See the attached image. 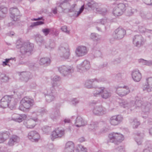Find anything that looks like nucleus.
Returning <instances> with one entry per match:
<instances>
[{
	"instance_id": "nucleus-1",
	"label": "nucleus",
	"mask_w": 152,
	"mask_h": 152,
	"mask_svg": "<svg viewBox=\"0 0 152 152\" xmlns=\"http://www.w3.org/2000/svg\"><path fill=\"white\" fill-rule=\"evenodd\" d=\"M120 105L124 108H131V110L140 109L142 111V117L146 118L149 113L151 104L149 102H144L138 97L135 101H131L128 102L126 100H123L120 103Z\"/></svg>"
},
{
	"instance_id": "nucleus-2",
	"label": "nucleus",
	"mask_w": 152,
	"mask_h": 152,
	"mask_svg": "<svg viewBox=\"0 0 152 152\" xmlns=\"http://www.w3.org/2000/svg\"><path fill=\"white\" fill-rule=\"evenodd\" d=\"M16 46L17 48H20V51L22 55L30 53L33 48V44L23 42L21 39L17 41Z\"/></svg>"
},
{
	"instance_id": "nucleus-3",
	"label": "nucleus",
	"mask_w": 152,
	"mask_h": 152,
	"mask_svg": "<svg viewBox=\"0 0 152 152\" xmlns=\"http://www.w3.org/2000/svg\"><path fill=\"white\" fill-rule=\"evenodd\" d=\"M99 4H98L95 1H92L88 2L85 5H83L80 9L79 11L77 12L76 17H78L83 11L84 9L88 10H92L96 13H99L101 12V8L99 7Z\"/></svg>"
},
{
	"instance_id": "nucleus-4",
	"label": "nucleus",
	"mask_w": 152,
	"mask_h": 152,
	"mask_svg": "<svg viewBox=\"0 0 152 152\" xmlns=\"http://www.w3.org/2000/svg\"><path fill=\"white\" fill-rule=\"evenodd\" d=\"M34 103V100L27 96L22 99L20 101L21 105L19 107L20 110L26 112L32 107Z\"/></svg>"
},
{
	"instance_id": "nucleus-5",
	"label": "nucleus",
	"mask_w": 152,
	"mask_h": 152,
	"mask_svg": "<svg viewBox=\"0 0 152 152\" xmlns=\"http://www.w3.org/2000/svg\"><path fill=\"white\" fill-rule=\"evenodd\" d=\"M71 0H61L57 2V5L58 7L61 8L63 11V10L67 9H69L70 12H76V8L75 7L76 4H72L70 8L69 9L71 4Z\"/></svg>"
},
{
	"instance_id": "nucleus-6",
	"label": "nucleus",
	"mask_w": 152,
	"mask_h": 152,
	"mask_svg": "<svg viewBox=\"0 0 152 152\" xmlns=\"http://www.w3.org/2000/svg\"><path fill=\"white\" fill-rule=\"evenodd\" d=\"M13 99L10 96L5 95L1 100L0 107L3 108L9 107L11 109L13 108L15 105V103H13Z\"/></svg>"
},
{
	"instance_id": "nucleus-7",
	"label": "nucleus",
	"mask_w": 152,
	"mask_h": 152,
	"mask_svg": "<svg viewBox=\"0 0 152 152\" xmlns=\"http://www.w3.org/2000/svg\"><path fill=\"white\" fill-rule=\"evenodd\" d=\"M128 6L127 3H120L114 7L113 14L115 16H118L122 15Z\"/></svg>"
},
{
	"instance_id": "nucleus-8",
	"label": "nucleus",
	"mask_w": 152,
	"mask_h": 152,
	"mask_svg": "<svg viewBox=\"0 0 152 152\" xmlns=\"http://www.w3.org/2000/svg\"><path fill=\"white\" fill-rule=\"evenodd\" d=\"M109 137L111 142L118 144L124 140V137L122 134L117 132L110 133Z\"/></svg>"
},
{
	"instance_id": "nucleus-9",
	"label": "nucleus",
	"mask_w": 152,
	"mask_h": 152,
	"mask_svg": "<svg viewBox=\"0 0 152 152\" xmlns=\"http://www.w3.org/2000/svg\"><path fill=\"white\" fill-rule=\"evenodd\" d=\"M59 53L61 57L67 59L70 55V50L68 45H61L59 48Z\"/></svg>"
},
{
	"instance_id": "nucleus-10",
	"label": "nucleus",
	"mask_w": 152,
	"mask_h": 152,
	"mask_svg": "<svg viewBox=\"0 0 152 152\" xmlns=\"http://www.w3.org/2000/svg\"><path fill=\"white\" fill-rule=\"evenodd\" d=\"M145 42V39L140 35H135L132 38V44L134 46L138 48L143 46Z\"/></svg>"
},
{
	"instance_id": "nucleus-11",
	"label": "nucleus",
	"mask_w": 152,
	"mask_h": 152,
	"mask_svg": "<svg viewBox=\"0 0 152 152\" xmlns=\"http://www.w3.org/2000/svg\"><path fill=\"white\" fill-rule=\"evenodd\" d=\"M91 111L94 115L100 116L105 114L107 113V110L104 107L99 105L94 107Z\"/></svg>"
},
{
	"instance_id": "nucleus-12",
	"label": "nucleus",
	"mask_w": 152,
	"mask_h": 152,
	"mask_svg": "<svg viewBox=\"0 0 152 152\" xmlns=\"http://www.w3.org/2000/svg\"><path fill=\"white\" fill-rule=\"evenodd\" d=\"M58 70L62 75L65 76L73 72L74 68L72 66L63 65L59 67Z\"/></svg>"
},
{
	"instance_id": "nucleus-13",
	"label": "nucleus",
	"mask_w": 152,
	"mask_h": 152,
	"mask_svg": "<svg viewBox=\"0 0 152 152\" xmlns=\"http://www.w3.org/2000/svg\"><path fill=\"white\" fill-rule=\"evenodd\" d=\"M115 92L120 96L123 97L128 94L130 91L128 86H124L123 87L117 86L115 87Z\"/></svg>"
},
{
	"instance_id": "nucleus-14",
	"label": "nucleus",
	"mask_w": 152,
	"mask_h": 152,
	"mask_svg": "<svg viewBox=\"0 0 152 152\" xmlns=\"http://www.w3.org/2000/svg\"><path fill=\"white\" fill-rule=\"evenodd\" d=\"M46 101L48 102H50L55 99L56 92L55 88L50 87L45 94Z\"/></svg>"
},
{
	"instance_id": "nucleus-15",
	"label": "nucleus",
	"mask_w": 152,
	"mask_h": 152,
	"mask_svg": "<svg viewBox=\"0 0 152 152\" xmlns=\"http://www.w3.org/2000/svg\"><path fill=\"white\" fill-rule=\"evenodd\" d=\"M77 71L81 73L86 72L91 67L90 61L85 60L80 64L77 65Z\"/></svg>"
},
{
	"instance_id": "nucleus-16",
	"label": "nucleus",
	"mask_w": 152,
	"mask_h": 152,
	"mask_svg": "<svg viewBox=\"0 0 152 152\" xmlns=\"http://www.w3.org/2000/svg\"><path fill=\"white\" fill-rule=\"evenodd\" d=\"M88 52L87 48L83 45H79L77 46L75 49V55L77 57H81L86 55Z\"/></svg>"
},
{
	"instance_id": "nucleus-17",
	"label": "nucleus",
	"mask_w": 152,
	"mask_h": 152,
	"mask_svg": "<svg viewBox=\"0 0 152 152\" xmlns=\"http://www.w3.org/2000/svg\"><path fill=\"white\" fill-rule=\"evenodd\" d=\"M123 119V117L122 115H117L111 117L110 118L109 122L111 125L116 126L121 124Z\"/></svg>"
},
{
	"instance_id": "nucleus-18",
	"label": "nucleus",
	"mask_w": 152,
	"mask_h": 152,
	"mask_svg": "<svg viewBox=\"0 0 152 152\" xmlns=\"http://www.w3.org/2000/svg\"><path fill=\"white\" fill-rule=\"evenodd\" d=\"M64 130L61 128H58L52 132L51 139L53 140L55 138H61L64 136Z\"/></svg>"
},
{
	"instance_id": "nucleus-19",
	"label": "nucleus",
	"mask_w": 152,
	"mask_h": 152,
	"mask_svg": "<svg viewBox=\"0 0 152 152\" xmlns=\"http://www.w3.org/2000/svg\"><path fill=\"white\" fill-rule=\"evenodd\" d=\"M126 33V31L124 28L121 27L118 28L115 31V34H114V38L118 39H121L124 38Z\"/></svg>"
},
{
	"instance_id": "nucleus-20",
	"label": "nucleus",
	"mask_w": 152,
	"mask_h": 152,
	"mask_svg": "<svg viewBox=\"0 0 152 152\" xmlns=\"http://www.w3.org/2000/svg\"><path fill=\"white\" fill-rule=\"evenodd\" d=\"M10 17L14 21L17 20L20 18V12L16 7L11 8L10 9Z\"/></svg>"
},
{
	"instance_id": "nucleus-21",
	"label": "nucleus",
	"mask_w": 152,
	"mask_h": 152,
	"mask_svg": "<svg viewBox=\"0 0 152 152\" xmlns=\"http://www.w3.org/2000/svg\"><path fill=\"white\" fill-rule=\"evenodd\" d=\"M28 138L32 142H37L40 137L39 133L36 131H31L28 134Z\"/></svg>"
},
{
	"instance_id": "nucleus-22",
	"label": "nucleus",
	"mask_w": 152,
	"mask_h": 152,
	"mask_svg": "<svg viewBox=\"0 0 152 152\" xmlns=\"http://www.w3.org/2000/svg\"><path fill=\"white\" fill-rule=\"evenodd\" d=\"M146 83L142 86L143 90L148 92L152 91V77L146 78Z\"/></svg>"
},
{
	"instance_id": "nucleus-23",
	"label": "nucleus",
	"mask_w": 152,
	"mask_h": 152,
	"mask_svg": "<svg viewBox=\"0 0 152 152\" xmlns=\"http://www.w3.org/2000/svg\"><path fill=\"white\" fill-rule=\"evenodd\" d=\"M132 79L136 82H139L142 78L141 74L138 69H135L132 71L131 73Z\"/></svg>"
},
{
	"instance_id": "nucleus-24",
	"label": "nucleus",
	"mask_w": 152,
	"mask_h": 152,
	"mask_svg": "<svg viewBox=\"0 0 152 152\" xmlns=\"http://www.w3.org/2000/svg\"><path fill=\"white\" fill-rule=\"evenodd\" d=\"M26 115L24 114H14L12 115V119L16 122L20 123L26 119Z\"/></svg>"
},
{
	"instance_id": "nucleus-25",
	"label": "nucleus",
	"mask_w": 152,
	"mask_h": 152,
	"mask_svg": "<svg viewBox=\"0 0 152 152\" xmlns=\"http://www.w3.org/2000/svg\"><path fill=\"white\" fill-rule=\"evenodd\" d=\"M37 121V118L31 119L26 121L24 122V124L28 129H32L36 125V122Z\"/></svg>"
},
{
	"instance_id": "nucleus-26",
	"label": "nucleus",
	"mask_w": 152,
	"mask_h": 152,
	"mask_svg": "<svg viewBox=\"0 0 152 152\" xmlns=\"http://www.w3.org/2000/svg\"><path fill=\"white\" fill-rule=\"evenodd\" d=\"M60 115L59 109L58 108L55 107L53 110L52 112L50 115V118L54 121H56Z\"/></svg>"
},
{
	"instance_id": "nucleus-27",
	"label": "nucleus",
	"mask_w": 152,
	"mask_h": 152,
	"mask_svg": "<svg viewBox=\"0 0 152 152\" xmlns=\"http://www.w3.org/2000/svg\"><path fill=\"white\" fill-rule=\"evenodd\" d=\"M20 141L19 137L16 135H13L10 138L7 145L9 146H12L15 144L18 143Z\"/></svg>"
},
{
	"instance_id": "nucleus-28",
	"label": "nucleus",
	"mask_w": 152,
	"mask_h": 152,
	"mask_svg": "<svg viewBox=\"0 0 152 152\" xmlns=\"http://www.w3.org/2000/svg\"><path fill=\"white\" fill-rule=\"evenodd\" d=\"M52 87H58L61 84V78L58 76H55L52 78Z\"/></svg>"
},
{
	"instance_id": "nucleus-29",
	"label": "nucleus",
	"mask_w": 152,
	"mask_h": 152,
	"mask_svg": "<svg viewBox=\"0 0 152 152\" xmlns=\"http://www.w3.org/2000/svg\"><path fill=\"white\" fill-rule=\"evenodd\" d=\"M75 145L72 141H69L66 142L64 149V152H74Z\"/></svg>"
},
{
	"instance_id": "nucleus-30",
	"label": "nucleus",
	"mask_w": 152,
	"mask_h": 152,
	"mask_svg": "<svg viewBox=\"0 0 152 152\" xmlns=\"http://www.w3.org/2000/svg\"><path fill=\"white\" fill-rule=\"evenodd\" d=\"M30 74L28 72H22L20 74V78L22 81L26 82L30 78Z\"/></svg>"
},
{
	"instance_id": "nucleus-31",
	"label": "nucleus",
	"mask_w": 152,
	"mask_h": 152,
	"mask_svg": "<svg viewBox=\"0 0 152 152\" xmlns=\"http://www.w3.org/2000/svg\"><path fill=\"white\" fill-rule=\"evenodd\" d=\"M75 124L77 127H80L85 126L87 124V122L80 116H78L76 118Z\"/></svg>"
},
{
	"instance_id": "nucleus-32",
	"label": "nucleus",
	"mask_w": 152,
	"mask_h": 152,
	"mask_svg": "<svg viewBox=\"0 0 152 152\" xmlns=\"http://www.w3.org/2000/svg\"><path fill=\"white\" fill-rule=\"evenodd\" d=\"M35 39L37 43L39 45H45L46 43V42L43 39V37L40 34H37L36 35Z\"/></svg>"
},
{
	"instance_id": "nucleus-33",
	"label": "nucleus",
	"mask_w": 152,
	"mask_h": 152,
	"mask_svg": "<svg viewBox=\"0 0 152 152\" xmlns=\"http://www.w3.org/2000/svg\"><path fill=\"white\" fill-rule=\"evenodd\" d=\"M111 96V93L109 90L104 87V89L101 94V97L104 99L109 98Z\"/></svg>"
},
{
	"instance_id": "nucleus-34",
	"label": "nucleus",
	"mask_w": 152,
	"mask_h": 152,
	"mask_svg": "<svg viewBox=\"0 0 152 152\" xmlns=\"http://www.w3.org/2000/svg\"><path fill=\"white\" fill-rule=\"evenodd\" d=\"M51 61L50 58L47 57L41 58L39 60V63L41 65L48 66L50 63Z\"/></svg>"
},
{
	"instance_id": "nucleus-35",
	"label": "nucleus",
	"mask_w": 152,
	"mask_h": 152,
	"mask_svg": "<svg viewBox=\"0 0 152 152\" xmlns=\"http://www.w3.org/2000/svg\"><path fill=\"white\" fill-rule=\"evenodd\" d=\"M144 137V134L143 133H138L137 134L135 137V141L138 145H141L142 141Z\"/></svg>"
},
{
	"instance_id": "nucleus-36",
	"label": "nucleus",
	"mask_w": 152,
	"mask_h": 152,
	"mask_svg": "<svg viewBox=\"0 0 152 152\" xmlns=\"http://www.w3.org/2000/svg\"><path fill=\"white\" fill-rule=\"evenodd\" d=\"M89 129L93 132H95L99 129L98 124L97 122H92L88 126Z\"/></svg>"
},
{
	"instance_id": "nucleus-37",
	"label": "nucleus",
	"mask_w": 152,
	"mask_h": 152,
	"mask_svg": "<svg viewBox=\"0 0 152 152\" xmlns=\"http://www.w3.org/2000/svg\"><path fill=\"white\" fill-rule=\"evenodd\" d=\"M90 38L95 42H99L101 40V36L98 34L93 33L91 34L90 35Z\"/></svg>"
},
{
	"instance_id": "nucleus-38",
	"label": "nucleus",
	"mask_w": 152,
	"mask_h": 152,
	"mask_svg": "<svg viewBox=\"0 0 152 152\" xmlns=\"http://www.w3.org/2000/svg\"><path fill=\"white\" fill-rule=\"evenodd\" d=\"M130 122L134 129L137 128L140 124V121L136 118L131 119Z\"/></svg>"
},
{
	"instance_id": "nucleus-39",
	"label": "nucleus",
	"mask_w": 152,
	"mask_h": 152,
	"mask_svg": "<svg viewBox=\"0 0 152 152\" xmlns=\"http://www.w3.org/2000/svg\"><path fill=\"white\" fill-rule=\"evenodd\" d=\"M138 62L142 65L150 66L152 65V60H146L143 59H140L138 60Z\"/></svg>"
},
{
	"instance_id": "nucleus-40",
	"label": "nucleus",
	"mask_w": 152,
	"mask_h": 152,
	"mask_svg": "<svg viewBox=\"0 0 152 152\" xmlns=\"http://www.w3.org/2000/svg\"><path fill=\"white\" fill-rule=\"evenodd\" d=\"M7 11V8L0 7V19H1L5 16Z\"/></svg>"
},
{
	"instance_id": "nucleus-41",
	"label": "nucleus",
	"mask_w": 152,
	"mask_h": 152,
	"mask_svg": "<svg viewBox=\"0 0 152 152\" xmlns=\"http://www.w3.org/2000/svg\"><path fill=\"white\" fill-rule=\"evenodd\" d=\"M104 87H100L96 89V90L94 92L93 95L95 96H97L102 94Z\"/></svg>"
},
{
	"instance_id": "nucleus-42",
	"label": "nucleus",
	"mask_w": 152,
	"mask_h": 152,
	"mask_svg": "<svg viewBox=\"0 0 152 152\" xmlns=\"http://www.w3.org/2000/svg\"><path fill=\"white\" fill-rule=\"evenodd\" d=\"M92 81L91 79L86 80L84 83L85 87L89 89L93 88L92 84L93 82Z\"/></svg>"
},
{
	"instance_id": "nucleus-43",
	"label": "nucleus",
	"mask_w": 152,
	"mask_h": 152,
	"mask_svg": "<svg viewBox=\"0 0 152 152\" xmlns=\"http://www.w3.org/2000/svg\"><path fill=\"white\" fill-rule=\"evenodd\" d=\"M45 46V48L49 49V50H51L55 47V45L53 42L51 41L48 43H46Z\"/></svg>"
},
{
	"instance_id": "nucleus-44",
	"label": "nucleus",
	"mask_w": 152,
	"mask_h": 152,
	"mask_svg": "<svg viewBox=\"0 0 152 152\" xmlns=\"http://www.w3.org/2000/svg\"><path fill=\"white\" fill-rule=\"evenodd\" d=\"M76 152H88L87 148L84 146L79 145L78 147L76 150Z\"/></svg>"
},
{
	"instance_id": "nucleus-45",
	"label": "nucleus",
	"mask_w": 152,
	"mask_h": 152,
	"mask_svg": "<svg viewBox=\"0 0 152 152\" xmlns=\"http://www.w3.org/2000/svg\"><path fill=\"white\" fill-rule=\"evenodd\" d=\"M126 9L127 14L129 16L132 15L134 12H137L136 9H133L132 7L128 6L127 7Z\"/></svg>"
},
{
	"instance_id": "nucleus-46",
	"label": "nucleus",
	"mask_w": 152,
	"mask_h": 152,
	"mask_svg": "<svg viewBox=\"0 0 152 152\" xmlns=\"http://www.w3.org/2000/svg\"><path fill=\"white\" fill-rule=\"evenodd\" d=\"M9 79L8 77L4 74L1 73L0 75V79L2 82H7L8 80Z\"/></svg>"
},
{
	"instance_id": "nucleus-47",
	"label": "nucleus",
	"mask_w": 152,
	"mask_h": 152,
	"mask_svg": "<svg viewBox=\"0 0 152 152\" xmlns=\"http://www.w3.org/2000/svg\"><path fill=\"white\" fill-rule=\"evenodd\" d=\"M0 134H1V136L6 140L8 139L10 135V132L7 131H5L2 133H0Z\"/></svg>"
},
{
	"instance_id": "nucleus-48",
	"label": "nucleus",
	"mask_w": 152,
	"mask_h": 152,
	"mask_svg": "<svg viewBox=\"0 0 152 152\" xmlns=\"http://www.w3.org/2000/svg\"><path fill=\"white\" fill-rule=\"evenodd\" d=\"M11 60H14V61H15V58H6L5 59V61H3L2 63V65L3 66H5L7 65L10 66V65L8 64V63H10V61Z\"/></svg>"
},
{
	"instance_id": "nucleus-49",
	"label": "nucleus",
	"mask_w": 152,
	"mask_h": 152,
	"mask_svg": "<svg viewBox=\"0 0 152 152\" xmlns=\"http://www.w3.org/2000/svg\"><path fill=\"white\" fill-rule=\"evenodd\" d=\"M141 17L143 19L146 20L152 19V14L151 13H148L146 15L144 14H142Z\"/></svg>"
},
{
	"instance_id": "nucleus-50",
	"label": "nucleus",
	"mask_w": 152,
	"mask_h": 152,
	"mask_svg": "<svg viewBox=\"0 0 152 152\" xmlns=\"http://www.w3.org/2000/svg\"><path fill=\"white\" fill-rule=\"evenodd\" d=\"M109 20L106 19H103L100 20L98 23H101L103 25H106L107 26H110V23L108 22Z\"/></svg>"
},
{
	"instance_id": "nucleus-51",
	"label": "nucleus",
	"mask_w": 152,
	"mask_h": 152,
	"mask_svg": "<svg viewBox=\"0 0 152 152\" xmlns=\"http://www.w3.org/2000/svg\"><path fill=\"white\" fill-rule=\"evenodd\" d=\"M94 56L96 57H100L102 55V53L99 50H96V48H94Z\"/></svg>"
},
{
	"instance_id": "nucleus-52",
	"label": "nucleus",
	"mask_w": 152,
	"mask_h": 152,
	"mask_svg": "<svg viewBox=\"0 0 152 152\" xmlns=\"http://www.w3.org/2000/svg\"><path fill=\"white\" fill-rule=\"evenodd\" d=\"M42 131L46 133H48L51 130L50 127L48 126H44L42 128Z\"/></svg>"
},
{
	"instance_id": "nucleus-53",
	"label": "nucleus",
	"mask_w": 152,
	"mask_h": 152,
	"mask_svg": "<svg viewBox=\"0 0 152 152\" xmlns=\"http://www.w3.org/2000/svg\"><path fill=\"white\" fill-rule=\"evenodd\" d=\"M47 113V111L44 108H39L38 110L37 113H40V114L42 116L44 114H46Z\"/></svg>"
},
{
	"instance_id": "nucleus-54",
	"label": "nucleus",
	"mask_w": 152,
	"mask_h": 152,
	"mask_svg": "<svg viewBox=\"0 0 152 152\" xmlns=\"http://www.w3.org/2000/svg\"><path fill=\"white\" fill-rule=\"evenodd\" d=\"M92 80L93 83L95 82L99 83L102 82H103L105 80L103 78L101 77L99 78H94L92 79Z\"/></svg>"
},
{
	"instance_id": "nucleus-55",
	"label": "nucleus",
	"mask_w": 152,
	"mask_h": 152,
	"mask_svg": "<svg viewBox=\"0 0 152 152\" xmlns=\"http://www.w3.org/2000/svg\"><path fill=\"white\" fill-rule=\"evenodd\" d=\"M139 30L141 33H144L148 31L146 29L143 25H140L139 26Z\"/></svg>"
},
{
	"instance_id": "nucleus-56",
	"label": "nucleus",
	"mask_w": 152,
	"mask_h": 152,
	"mask_svg": "<svg viewBox=\"0 0 152 152\" xmlns=\"http://www.w3.org/2000/svg\"><path fill=\"white\" fill-rule=\"evenodd\" d=\"M71 102L73 105H75L79 102V100L76 98H73L72 99Z\"/></svg>"
},
{
	"instance_id": "nucleus-57",
	"label": "nucleus",
	"mask_w": 152,
	"mask_h": 152,
	"mask_svg": "<svg viewBox=\"0 0 152 152\" xmlns=\"http://www.w3.org/2000/svg\"><path fill=\"white\" fill-rule=\"evenodd\" d=\"M61 30L64 32L66 34H69V31L67 29V27L66 26H64L61 27Z\"/></svg>"
},
{
	"instance_id": "nucleus-58",
	"label": "nucleus",
	"mask_w": 152,
	"mask_h": 152,
	"mask_svg": "<svg viewBox=\"0 0 152 152\" xmlns=\"http://www.w3.org/2000/svg\"><path fill=\"white\" fill-rule=\"evenodd\" d=\"M44 24V22L43 21H39L37 22H34L32 23L31 26L32 27L42 25Z\"/></svg>"
},
{
	"instance_id": "nucleus-59",
	"label": "nucleus",
	"mask_w": 152,
	"mask_h": 152,
	"mask_svg": "<svg viewBox=\"0 0 152 152\" xmlns=\"http://www.w3.org/2000/svg\"><path fill=\"white\" fill-rule=\"evenodd\" d=\"M50 31V29L47 28L43 29L42 30V31L45 36H47L49 34Z\"/></svg>"
},
{
	"instance_id": "nucleus-60",
	"label": "nucleus",
	"mask_w": 152,
	"mask_h": 152,
	"mask_svg": "<svg viewBox=\"0 0 152 152\" xmlns=\"http://www.w3.org/2000/svg\"><path fill=\"white\" fill-rule=\"evenodd\" d=\"M100 11H101V13H99V14H101L102 15H105L107 13V9L105 8H101Z\"/></svg>"
},
{
	"instance_id": "nucleus-61",
	"label": "nucleus",
	"mask_w": 152,
	"mask_h": 152,
	"mask_svg": "<svg viewBox=\"0 0 152 152\" xmlns=\"http://www.w3.org/2000/svg\"><path fill=\"white\" fill-rule=\"evenodd\" d=\"M124 151V147L122 146H118V148H116L115 150V151L116 152L118 151L119 152H122Z\"/></svg>"
},
{
	"instance_id": "nucleus-62",
	"label": "nucleus",
	"mask_w": 152,
	"mask_h": 152,
	"mask_svg": "<svg viewBox=\"0 0 152 152\" xmlns=\"http://www.w3.org/2000/svg\"><path fill=\"white\" fill-rule=\"evenodd\" d=\"M143 1L147 4L152 5V0H143Z\"/></svg>"
},
{
	"instance_id": "nucleus-63",
	"label": "nucleus",
	"mask_w": 152,
	"mask_h": 152,
	"mask_svg": "<svg viewBox=\"0 0 152 152\" xmlns=\"http://www.w3.org/2000/svg\"><path fill=\"white\" fill-rule=\"evenodd\" d=\"M1 136V134H0V143H3L6 140L3 138V137Z\"/></svg>"
},
{
	"instance_id": "nucleus-64",
	"label": "nucleus",
	"mask_w": 152,
	"mask_h": 152,
	"mask_svg": "<svg viewBox=\"0 0 152 152\" xmlns=\"http://www.w3.org/2000/svg\"><path fill=\"white\" fill-rule=\"evenodd\" d=\"M71 122L69 118H65L64 121V122L65 124L69 123Z\"/></svg>"
}]
</instances>
